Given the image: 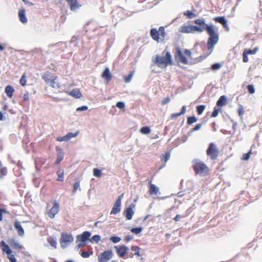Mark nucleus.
Masks as SVG:
<instances>
[{
  "label": "nucleus",
  "mask_w": 262,
  "mask_h": 262,
  "mask_svg": "<svg viewBox=\"0 0 262 262\" xmlns=\"http://www.w3.org/2000/svg\"><path fill=\"white\" fill-rule=\"evenodd\" d=\"M56 173L58 176V178L57 179V181H63L64 180V171L63 169H59L57 171Z\"/></svg>",
  "instance_id": "cd10ccee"
},
{
  "label": "nucleus",
  "mask_w": 262,
  "mask_h": 262,
  "mask_svg": "<svg viewBox=\"0 0 262 262\" xmlns=\"http://www.w3.org/2000/svg\"><path fill=\"white\" fill-rule=\"evenodd\" d=\"M250 155V152H249L247 154H245L243 155V159L244 160H247L249 159Z\"/></svg>",
  "instance_id": "4d7b16f0"
},
{
  "label": "nucleus",
  "mask_w": 262,
  "mask_h": 262,
  "mask_svg": "<svg viewBox=\"0 0 262 262\" xmlns=\"http://www.w3.org/2000/svg\"><path fill=\"white\" fill-rule=\"evenodd\" d=\"M100 239H101V237L99 235H95L92 237L91 241L92 242H95L96 243H98L100 241Z\"/></svg>",
  "instance_id": "a18cd8bd"
},
{
  "label": "nucleus",
  "mask_w": 262,
  "mask_h": 262,
  "mask_svg": "<svg viewBox=\"0 0 262 262\" xmlns=\"http://www.w3.org/2000/svg\"><path fill=\"white\" fill-rule=\"evenodd\" d=\"M93 174L97 178H99L102 176L101 171L98 168H94L93 169Z\"/></svg>",
  "instance_id": "58836bf2"
},
{
  "label": "nucleus",
  "mask_w": 262,
  "mask_h": 262,
  "mask_svg": "<svg viewBox=\"0 0 262 262\" xmlns=\"http://www.w3.org/2000/svg\"><path fill=\"white\" fill-rule=\"evenodd\" d=\"M222 67V64L220 63H214L211 65V69L213 71H216L220 69Z\"/></svg>",
  "instance_id": "e433bc0d"
},
{
  "label": "nucleus",
  "mask_w": 262,
  "mask_h": 262,
  "mask_svg": "<svg viewBox=\"0 0 262 262\" xmlns=\"http://www.w3.org/2000/svg\"><path fill=\"white\" fill-rule=\"evenodd\" d=\"M56 149L57 151H58V152L57 154V157L55 162V164L58 165L63 159L64 154L61 149L59 147L56 146Z\"/></svg>",
  "instance_id": "6ab92c4d"
},
{
  "label": "nucleus",
  "mask_w": 262,
  "mask_h": 262,
  "mask_svg": "<svg viewBox=\"0 0 262 262\" xmlns=\"http://www.w3.org/2000/svg\"><path fill=\"white\" fill-rule=\"evenodd\" d=\"M207 155L212 160L217 159L219 151L216 145L214 143H210L206 150Z\"/></svg>",
  "instance_id": "20e7f679"
},
{
  "label": "nucleus",
  "mask_w": 262,
  "mask_h": 262,
  "mask_svg": "<svg viewBox=\"0 0 262 262\" xmlns=\"http://www.w3.org/2000/svg\"><path fill=\"white\" fill-rule=\"evenodd\" d=\"M258 50V47H256L253 49H245L249 55L255 54Z\"/></svg>",
  "instance_id": "ea45409f"
},
{
  "label": "nucleus",
  "mask_w": 262,
  "mask_h": 262,
  "mask_svg": "<svg viewBox=\"0 0 262 262\" xmlns=\"http://www.w3.org/2000/svg\"><path fill=\"white\" fill-rule=\"evenodd\" d=\"M197 121V119L194 116L189 117L187 119V123L188 124H191Z\"/></svg>",
  "instance_id": "c03bdc74"
},
{
  "label": "nucleus",
  "mask_w": 262,
  "mask_h": 262,
  "mask_svg": "<svg viewBox=\"0 0 262 262\" xmlns=\"http://www.w3.org/2000/svg\"><path fill=\"white\" fill-rule=\"evenodd\" d=\"M69 94L75 98H79L82 96L80 90L78 89H74L69 92Z\"/></svg>",
  "instance_id": "b1692460"
},
{
  "label": "nucleus",
  "mask_w": 262,
  "mask_h": 262,
  "mask_svg": "<svg viewBox=\"0 0 262 262\" xmlns=\"http://www.w3.org/2000/svg\"><path fill=\"white\" fill-rule=\"evenodd\" d=\"M116 106L121 110L125 107V104L122 101H119L116 103Z\"/></svg>",
  "instance_id": "8fccbe9b"
},
{
  "label": "nucleus",
  "mask_w": 262,
  "mask_h": 262,
  "mask_svg": "<svg viewBox=\"0 0 262 262\" xmlns=\"http://www.w3.org/2000/svg\"><path fill=\"white\" fill-rule=\"evenodd\" d=\"M59 210V204L57 202L54 201L52 207L47 212L46 214L50 219H53L58 213Z\"/></svg>",
  "instance_id": "1a4fd4ad"
},
{
  "label": "nucleus",
  "mask_w": 262,
  "mask_h": 262,
  "mask_svg": "<svg viewBox=\"0 0 262 262\" xmlns=\"http://www.w3.org/2000/svg\"><path fill=\"white\" fill-rule=\"evenodd\" d=\"M192 163V167L196 174L201 176H206L208 174L209 169L204 162L195 159Z\"/></svg>",
  "instance_id": "7ed1b4c3"
},
{
  "label": "nucleus",
  "mask_w": 262,
  "mask_h": 262,
  "mask_svg": "<svg viewBox=\"0 0 262 262\" xmlns=\"http://www.w3.org/2000/svg\"><path fill=\"white\" fill-rule=\"evenodd\" d=\"M14 92V89L13 86L8 85L5 87V92L9 98H11L12 97Z\"/></svg>",
  "instance_id": "393cba45"
},
{
  "label": "nucleus",
  "mask_w": 262,
  "mask_h": 262,
  "mask_svg": "<svg viewBox=\"0 0 262 262\" xmlns=\"http://www.w3.org/2000/svg\"><path fill=\"white\" fill-rule=\"evenodd\" d=\"M164 157L165 160V161H167V160H168L169 159V158H170V154H169V153L167 152V153H166V154L164 155Z\"/></svg>",
  "instance_id": "338daca9"
},
{
  "label": "nucleus",
  "mask_w": 262,
  "mask_h": 262,
  "mask_svg": "<svg viewBox=\"0 0 262 262\" xmlns=\"http://www.w3.org/2000/svg\"><path fill=\"white\" fill-rule=\"evenodd\" d=\"M81 256L83 258H88L90 256V254L88 251H83L81 253Z\"/></svg>",
  "instance_id": "5fc2aeb1"
},
{
  "label": "nucleus",
  "mask_w": 262,
  "mask_h": 262,
  "mask_svg": "<svg viewBox=\"0 0 262 262\" xmlns=\"http://www.w3.org/2000/svg\"><path fill=\"white\" fill-rule=\"evenodd\" d=\"M68 3L70 5V9L72 11H76L80 7V5L78 3L77 0H71Z\"/></svg>",
  "instance_id": "5701e85b"
},
{
  "label": "nucleus",
  "mask_w": 262,
  "mask_h": 262,
  "mask_svg": "<svg viewBox=\"0 0 262 262\" xmlns=\"http://www.w3.org/2000/svg\"><path fill=\"white\" fill-rule=\"evenodd\" d=\"M248 55L249 54L247 53V52L245 50H244L243 54V61L244 62H247L248 61V60H249V58L248 57Z\"/></svg>",
  "instance_id": "49530a36"
},
{
  "label": "nucleus",
  "mask_w": 262,
  "mask_h": 262,
  "mask_svg": "<svg viewBox=\"0 0 262 262\" xmlns=\"http://www.w3.org/2000/svg\"><path fill=\"white\" fill-rule=\"evenodd\" d=\"M227 97L225 95L221 96L216 102V105L214 108V110L211 115H219L221 112V107L224 106L227 103Z\"/></svg>",
  "instance_id": "39448f33"
},
{
  "label": "nucleus",
  "mask_w": 262,
  "mask_h": 262,
  "mask_svg": "<svg viewBox=\"0 0 262 262\" xmlns=\"http://www.w3.org/2000/svg\"><path fill=\"white\" fill-rule=\"evenodd\" d=\"M140 131L142 134H148L150 133V129L148 126H144L140 129Z\"/></svg>",
  "instance_id": "c9c22d12"
},
{
  "label": "nucleus",
  "mask_w": 262,
  "mask_h": 262,
  "mask_svg": "<svg viewBox=\"0 0 262 262\" xmlns=\"http://www.w3.org/2000/svg\"><path fill=\"white\" fill-rule=\"evenodd\" d=\"M25 74L23 75L19 80V83L22 86H25L26 84L27 80Z\"/></svg>",
  "instance_id": "37998d69"
},
{
  "label": "nucleus",
  "mask_w": 262,
  "mask_h": 262,
  "mask_svg": "<svg viewBox=\"0 0 262 262\" xmlns=\"http://www.w3.org/2000/svg\"><path fill=\"white\" fill-rule=\"evenodd\" d=\"M91 236V233L89 231H84L81 234L77 236V241L82 243H85L89 239Z\"/></svg>",
  "instance_id": "f3484780"
},
{
  "label": "nucleus",
  "mask_w": 262,
  "mask_h": 262,
  "mask_svg": "<svg viewBox=\"0 0 262 262\" xmlns=\"http://www.w3.org/2000/svg\"><path fill=\"white\" fill-rule=\"evenodd\" d=\"M152 61L161 68H165L172 64V56L170 52L166 49L162 52V56L156 54Z\"/></svg>",
  "instance_id": "f03ea898"
},
{
  "label": "nucleus",
  "mask_w": 262,
  "mask_h": 262,
  "mask_svg": "<svg viewBox=\"0 0 262 262\" xmlns=\"http://www.w3.org/2000/svg\"><path fill=\"white\" fill-rule=\"evenodd\" d=\"M181 216L179 214H177L173 219L176 222H178L180 220Z\"/></svg>",
  "instance_id": "69168bd1"
},
{
  "label": "nucleus",
  "mask_w": 262,
  "mask_h": 262,
  "mask_svg": "<svg viewBox=\"0 0 262 262\" xmlns=\"http://www.w3.org/2000/svg\"><path fill=\"white\" fill-rule=\"evenodd\" d=\"M131 250L134 252V254L138 256H140L141 254H140L141 248L138 246H132L131 248Z\"/></svg>",
  "instance_id": "c756f323"
},
{
  "label": "nucleus",
  "mask_w": 262,
  "mask_h": 262,
  "mask_svg": "<svg viewBox=\"0 0 262 262\" xmlns=\"http://www.w3.org/2000/svg\"><path fill=\"white\" fill-rule=\"evenodd\" d=\"M79 134V132H76L75 133H69L63 137H57L56 140L58 141L61 142L63 141H68L73 137H75Z\"/></svg>",
  "instance_id": "dca6fc26"
},
{
  "label": "nucleus",
  "mask_w": 262,
  "mask_h": 262,
  "mask_svg": "<svg viewBox=\"0 0 262 262\" xmlns=\"http://www.w3.org/2000/svg\"><path fill=\"white\" fill-rule=\"evenodd\" d=\"M185 53L188 56H191V52L190 50L186 49L184 51Z\"/></svg>",
  "instance_id": "774afa93"
},
{
  "label": "nucleus",
  "mask_w": 262,
  "mask_h": 262,
  "mask_svg": "<svg viewBox=\"0 0 262 262\" xmlns=\"http://www.w3.org/2000/svg\"><path fill=\"white\" fill-rule=\"evenodd\" d=\"M101 77L105 79L106 81L107 82L110 81L112 77V75L110 73V69L106 67L105 68L104 70L102 72L101 74Z\"/></svg>",
  "instance_id": "a211bd4d"
},
{
  "label": "nucleus",
  "mask_w": 262,
  "mask_h": 262,
  "mask_svg": "<svg viewBox=\"0 0 262 262\" xmlns=\"http://www.w3.org/2000/svg\"><path fill=\"white\" fill-rule=\"evenodd\" d=\"M186 107L184 105L182 106L181 112L177 113L172 114L171 115H183L186 113Z\"/></svg>",
  "instance_id": "09e8293b"
},
{
  "label": "nucleus",
  "mask_w": 262,
  "mask_h": 262,
  "mask_svg": "<svg viewBox=\"0 0 262 262\" xmlns=\"http://www.w3.org/2000/svg\"><path fill=\"white\" fill-rule=\"evenodd\" d=\"M159 35H160V40L161 41H163L165 38V29L163 27H160L159 28Z\"/></svg>",
  "instance_id": "a878e982"
},
{
  "label": "nucleus",
  "mask_w": 262,
  "mask_h": 262,
  "mask_svg": "<svg viewBox=\"0 0 262 262\" xmlns=\"http://www.w3.org/2000/svg\"><path fill=\"white\" fill-rule=\"evenodd\" d=\"M13 246L17 249H21L22 248L21 246L17 243H14L13 244Z\"/></svg>",
  "instance_id": "680f3d73"
},
{
  "label": "nucleus",
  "mask_w": 262,
  "mask_h": 262,
  "mask_svg": "<svg viewBox=\"0 0 262 262\" xmlns=\"http://www.w3.org/2000/svg\"><path fill=\"white\" fill-rule=\"evenodd\" d=\"M110 240L114 243H117L120 241L121 238L118 236H112L110 238Z\"/></svg>",
  "instance_id": "de8ad7c7"
},
{
  "label": "nucleus",
  "mask_w": 262,
  "mask_h": 262,
  "mask_svg": "<svg viewBox=\"0 0 262 262\" xmlns=\"http://www.w3.org/2000/svg\"><path fill=\"white\" fill-rule=\"evenodd\" d=\"M238 115H243V114L244 113V108L241 106L238 110Z\"/></svg>",
  "instance_id": "bf43d9fd"
},
{
  "label": "nucleus",
  "mask_w": 262,
  "mask_h": 262,
  "mask_svg": "<svg viewBox=\"0 0 262 262\" xmlns=\"http://www.w3.org/2000/svg\"><path fill=\"white\" fill-rule=\"evenodd\" d=\"M142 227H138V228H132L130 231L133 233H135L136 234H138L142 231Z\"/></svg>",
  "instance_id": "79ce46f5"
},
{
  "label": "nucleus",
  "mask_w": 262,
  "mask_h": 262,
  "mask_svg": "<svg viewBox=\"0 0 262 262\" xmlns=\"http://www.w3.org/2000/svg\"><path fill=\"white\" fill-rule=\"evenodd\" d=\"M247 88L248 92L250 94H253L255 93V88L253 85L249 84L247 85Z\"/></svg>",
  "instance_id": "a19ab883"
},
{
  "label": "nucleus",
  "mask_w": 262,
  "mask_h": 262,
  "mask_svg": "<svg viewBox=\"0 0 262 262\" xmlns=\"http://www.w3.org/2000/svg\"><path fill=\"white\" fill-rule=\"evenodd\" d=\"M180 31L184 33H195V32L202 33V30L198 26H182L181 27Z\"/></svg>",
  "instance_id": "0eeeda50"
},
{
  "label": "nucleus",
  "mask_w": 262,
  "mask_h": 262,
  "mask_svg": "<svg viewBox=\"0 0 262 262\" xmlns=\"http://www.w3.org/2000/svg\"><path fill=\"white\" fill-rule=\"evenodd\" d=\"M213 20L216 22L222 25L227 19L225 16H217L213 18Z\"/></svg>",
  "instance_id": "7c9ffc66"
},
{
  "label": "nucleus",
  "mask_w": 262,
  "mask_h": 262,
  "mask_svg": "<svg viewBox=\"0 0 262 262\" xmlns=\"http://www.w3.org/2000/svg\"><path fill=\"white\" fill-rule=\"evenodd\" d=\"M79 182H75L74 184V188L73 190V192H76L77 190V189L79 188Z\"/></svg>",
  "instance_id": "6e6d98bb"
},
{
  "label": "nucleus",
  "mask_w": 262,
  "mask_h": 262,
  "mask_svg": "<svg viewBox=\"0 0 262 262\" xmlns=\"http://www.w3.org/2000/svg\"><path fill=\"white\" fill-rule=\"evenodd\" d=\"M0 246L2 251L7 254V257L10 262H17L14 255L12 254V250L4 241H2L1 242Z\"/></svg>",
  "instance_id": "423d86ee"
},
{
  "label": "nucleus",
  "mask_w": 262,
  "mask_h": 262,
  "mask_svg": "<svg viewBox=\"0 0 262 262\" xmlns=\"http://www.w3.org/2000/svg\"><path fill=\"white\" fill-rule=\"evenodd\" d=\"M88 109V107L86 105H83L80 107H78L76 109L77 112H80V111H86Z\"/></svg>",
  "instance_id": "3c124183"
},
{
  "label": "nucleus",
  "mask_w": 262,
  "mask_h": 262,
  "mask_svg": "<svg viewBox=\"0 0 262 262\" xmlns=\"http://www.w3.org/2000/svg\"><path fill=\"white\" fill-rule=\"evenodd\" d=\"M194 23L198 25V27L202 29V32L206 31L208 34L209 38L207 45L208 50H211V53L215 45L219 42V33L215 31L212 24L209 25L205 23V19L204 18L195 19Z\"/></svg>",
  "instance_id": "f257e3e1"
},
{
  "label": "nucleus",
  "mask_w": 262,
  "mask_h": 262,
  "mask_svg": "<svg viewBox=\"0 0 262 262\" xmlns=\"http://www.w3.org/2000/svg\"><path fill=\"white\" fill-rule=\"evenodd\" d=\"M18 17L20 21L23 24H26L27 23L28 19L26 15L25 10L21 9L18 11Z\"/></svg>",
  "instance_id": "aec40b11"
},
{
  "label": "nucleus",
  "mask_w": 262,
  "mask_h": 262,
  "mask_svg": "<svg viewBox=\"0 0 262 262\" xmlns=\"http://www.w3.org/2000/svg\"><path fill=\"white\" fill-rule=\"evenodd\" d=\"M56 79V77L54 79H51L49 84H50V85L54 88H59L60 87L59 83L55 82Z\"/></svg>",
  "instance_id": "f704fd0d"
},
{
  "label": "nucleus",
  "mask_w": 262,
  "mask_h": 262,
  "mask_svg": "<svg viewBox=\"0 0 262 262\" xmlns=\"http://www.w3.org/2000/svg\"><path fill=\"white\" fill-rule=\"evenodd\" d=\"M23 2L26 5H28L29 6H33V4L32 2H29L28 0H22Z\"/></svg>",
  "instance_id": "e2e57ef3"
},
{
  "label": "nucleus",
  "mask_w": 262,
  "mask_h": 262,
  "mask_svg": "<svg viewBox=\"0 0 262 262\" xmlns=\"http://www.w3.org/2000/svg\"><path fill=\"white\" fill-rule=\"evenodd\" d=\"M206 107V105L204 104L196 106V112L198 115H201L204 112L205 108Z\"/></svg>",
  "instance_id": "72a5a7b5"
},
{
  "label": "nucleus",
  "mask_w": 262,
  "mask_h": 262,
  "mask_svg": "<svg viewBox=\"0 0 262 262\" xmlns=\"http://www.w3.org/2000/svg\"><path fill=\"white\" fill-rule=\"evenodd\" d=\"M133 239V237L130 235L126 236L124 238V240L126 242H128Z\"/></svg>",
  "instance_id": "052dcab7"
},
{
  "label": "nucleus",
  "mask_w": 262,
  "mask_h": 262,
  "mask_svg": "<svg viewBox=\"0 0 262 262\" xmlns=\"http://www.w3.org/2000/svg\"><path fill=\"white\" fill-rule=\"evenodd\" d=\"M7 173V168L6 167H2V162L0 161V178H3Z\"/></svg>",
  "instance_id": "c85d7f7f"
},
{
  "label": "nucleus",
  "mask_w": 262,
  "mask_h": 262,
  "mask_svg": "<svg viewBox=\"0 0 262 262\" xmlns=\"http://www.w3.org/2000/svg\"><path fill=\"white\" fill-rule=\"evenodd\" d=\"M184 15L188 18H193L196 17V14L190 10H187L184 12Z\"/></svg>",
  "instance_id": "473e14b6"
},
{
  "label": "nucleus",
  "mask_w": 262,
  "mask_h": 262,
  "mask_svg": "<svg viewBox=\"0 0 262 262\" xmlns=\"http://www.w3.org/2000/svg\"><path fill=\"white\" fill-rule=\"evenodd\" d=\"M23 98H24V100L25 101H28L29 100V94L28 93L24 94Z\"/></svg>",
  "instance_id": "0e129e2a"
},
{
  "label": "nucleus",
  "mask_w": 262,
  "mask_h": 262,
  "mask_svg": "<svg viewBox=\"0 0 262 262\" xmlns=\"http://www.w3.org/2000/svg\"><path fill=\"white\" fill-rule=\"evenodd\" d=\"M152 180H148V193L150 195H157L160 194V190L158 187L151 183Z\"/></svg>",
  "instance_id": "9b49d317"
},
{
  "label": "nucleus",
  "mask_w": 262,
  "mask_h": 262,
  "mask_svg": "<svg viewBox=\"0 0 262 262\" xmlns=\"http://www.w3.org/2000/svg\"><path fill=\"white\" fill-rule=\"evenodd\" d=\"M42 78L46 81V82L47 83H49L50 81L52 79L51 76L49 72H47V73H45L42 75Z\"/></svg>",
  "instance_id": "2f4dec72"
},
{
  "label": "nucleus",
  "mask_w": 262,
  "mask_h": 262,
  "mask_svg": "<svg viewBox=\"0 0 262 262\" xmlns=\"http://www.w3.org/2000/svg\"><path fill=\"white\" fill-rule=\"evenodd\" d=\"M150 34L151 38L155 41L160 40V35L159 30L156 28H152L150 31Z\"/></svg>",
  "instance_id": "412c9836"
},
{
  "label": "nucleus",
  "mask_w": 262,
  "mask_h": 262,
  "mask_svg": "<svg viewBox=\"0 0 262 262\" xmlns=\"http://www.w3.org/2000/svg\"><path fill=\"white\" fill-rule=\"evenodd\" d=\"M135 205L133 204H130L129 207L126 208L123 211V214L125 216L126 220H132L134 214V211L133 210L135 208Z\"/></svg>",
  "instance_id": "f8f14e48"
},
{
  "label": "nucleus",
  "mask_w": 262,
  "mask_h": 262,
  "mask_svg": "<svg viewBox=\"0 0 262 262\" xmlns=\"http://www.w3.org/2000/svg\"><path fill=\"white\" fill-rule=\"evenodd\" d=\"M8 213V211L6 209L0 208V222L3 220V214Z\"/></svg>",
  "instance_id": "603ef678"
},
{
  "label": "nucleus",
  "mask_w": 262,
  "mask_h": 262,
  "mask_svg": "<svg viewBox=\"0 0 262 262\" xmlns=\"http://www.w3.org/2000/svg\"><path fill=\"white\" fill-rule=\"evenodd\" d=\"M48 242L53 248H56L57 242L55 237L50 236L48 238Z\"/></svg>",
  "instance_id": "bb28decb"
},
{
  "label": "nucleus",
  "mask_w": 262,
  "mask_h": 262,
  "mask_svg": "<svg viewBox=\"0 0 262 262\" xmlns=\"http://www.w3.org/2000/svg\"><path fill=\"white\" fill-rule=\"evenodd\" d=\"M123 193H122L118 196L111 211V214H116L120 212L121 210V200L123 197Z\"/></svg>",
  "instance_id": "6e6552de"
},
{
  "label": "nucleus",
  "mask_w": 262,
  "mask_h": 262,
  "mask_svg": "<svg viewBox=\"0 0 262 262\" xmlns=\"http://www.w3.org/2000/svg\"><path fill=\"white\" fill-rule=\"evenodd\" d=\"M14 226L15 229L17 231L18 234L21 236H24V235L25 234V232H24V229L21 227L20 223L16 221L14 223Z\"/></svg>",
  "instance_id": "4be33fe9"
},
{
  "label": "nucleus",
  "mask_w": 262,
  "mask_h": 262,
  "mask_svg": "<svg viewBox=\"0 0 262 262\" xmlns=\"http://www.w3.org/2000/svg\"><path fill=\"white\" fill-rule=\"evenodd\" d=\"M133 76V72L130 73L128 75L124 77V81L125 83H129L131 81Z\"/></svg>",
  "instance_id": "4c0bfd02"
},
{
  "label": "nucleus",
  "mask_w": 262,
  "mask_h": 262,
  "mask_svg": "<svg viewBox=\"0 0 262 262\" xmlns=\"http://www.w3.org/2000/svg\"><path fill=\"white\" fill-rule=\"evenodd\" d=\"M73 241V237L71 234H68L67 233H62L60 240V244L62 245L63 243L67 244Z\"/></svg>",
  "instance_id": "ddd939ff"
},
{
  "label": "nucleus",
  "mask_w": 262,
  "mask_h": 262,
  "mask_svg": "<svg viewBox=\"0 0 262 262\" xmlns=\"http://www.w3.org/2000/svg\"><path fill=\"white\" fill-rule=\"evenodd\" d=\"M176 58L179 59L180 62L184 64H187L188 62L187 58L184 55L179 48H177L176 49Z\"/></svg>",
  "instance_id": "2eb2a0df"
},
{
  "label": "nucleus",
  "mask_w": 262,
  "mask_h": 262,
  "mask_svg": "<svg viewBox=\"0 0 262 262\" xmlns=\"http://www.w3.org/2000/svg\"><path fill=\"white\" fill-rule=\"evenodd\" d=\"M116 252L120 257H124L128 250V248L124 246L121 245L120 246H115Z\"/></svg>",
  "instance_id": "4468645a"
},
{
  "label": "nucleus",
  "mask_w": 262,
  "mask_h": 262,
  "mask_svg": "<svg viewBox=\"0 0 262 262\" xmlns=\"http://www.w3.org/2000/svg\"><path fill=\"white\" fill-rule=\"evenodd\" d=\"M113 256V253L111 250L105 251L101 253L98 256L99 262H107L110 259H111Z\"/></svg>",
  "instance_id": "9d476101"
},
{
  "label": "nucleus",
  "mask_w": 262,
  "mask_h": 262,
  "mask_svg": "<svg viewBox=\"0 0 262 262\" xmlns=\"http://www.w3.org/2000/svg\"><path fill=\"white\" fill-rule=\"evenodd\" d=\"M222 25L226 29V31H229V28L228 26L227 20Z\"/></svg>",
  "instance_id": "13d9d810"
},
{
  "label": "nucleus",
  "mask_w": 262,
  "mask_h": 262,
  "mask_svg": "<svg viewBox=\"0 0 262 262\" xmlns=\"http://www.w3.org/2000/svg\"><path fill=\"white\" fill-rule=\"evenodd\" d=\"M170 101V97H167L165 98H164L162 101V105H165L167 103H169Z\"/></svg>",
  "instance_id": "864d4df0"
}]
</instances>
